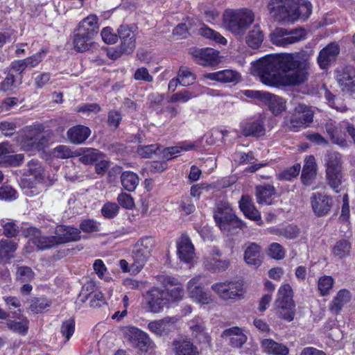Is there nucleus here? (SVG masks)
<instances>
[{
    "label": "nucleus",
    "instance_id": "1",
    "mask_svg": "<svg viewBox=\"0 0 355 355\" xmlns=\"http://www.w3.org/2000/svg\"><path fill=\"white\" fill-rule=\"evenodd\" d=\"M312 55L311 50L268 55L252 63V73L268 86H298L309 78Z\"/></svg>",
    "mask_w": 355,
    "mask_h": 355
},
{
    "label": "nucleus",
    "instance_id": "2",
    "mask_svg": "<svg viewBox=\"0 0 355 355\" xmlns=\"http://www.w3.org/2000/svg\"><path fill=\"white\" fill-rule=\"evenodd\" d=\"M98 18L96 15H89L82 19L73 32V45L79 53L89 51L93 40L99 30Z\"/></svg>",
    "mask_w": 355,
    "mask_h": 355
},
{
    "label": "nucleus",
    "instance_id": "3",
    "mask_svg": "<svg viewBox=\"0 0 355 355\" xmlns=\"http://www.w3.org/2000/svg\"><path fill=\"white\" fill-rule=\"evenodd\" d=\"M254 21V14L249 8L226 9L223 15L224 28L242 37Z\"/></svg>",
    "mask_w": 355,
    "mask_h": 355
},
{
    "label": "nucleus",
    "instance_id": "4",
    "mask_svg": "<svg viewBox=\"0 0 355 355\" xmlns=\"http://www.w3.org/2000/svg\"><path fill=\"white\" fill-rule=\"evenodd\" d=\"M313 116L314 112L311 107L297 103L291 112V116L285 119V123L291 131L298 132L309 127L313 121Z\"/></svg>",
    "mask_w": 355,
    "mask_h": 355
},
{
    "label": "nucleus",
    "instance_id": "5",
    "mask_svg": "<svg viewBox=\"0 0 355 355\" xmlns=\"http://www.w3.org/2000/svg\"><path fill=\"white\" fill-rule=\"evenodd\" d=\"M155 245V240L151 236L142 237L135 243L132 252L133 262L131 263V269L132 273L137 274L141 271L150 257Z\"/></svg>",
    "mask_w": 355,
    "mask_h": 355
},
{
    "label": "nucleus",
    "instance_id": "6",
    "mask_svg": "<svg viewBox=\"0 0 355 355\" xmlns=\"http://www.w3.org/2000/svg\"><path fill=\"white\" fill-rule=\"evenodd\" d=\"M306 31L303 28H296L288 30L284 28H276L270 34L272 44L277 46L286 47L288 45L304 40Z\"/></svg>",
    "mask_w": 355,
    "mask_h": 355
},
{
    "label": "nucleus",
    "instance_id": "7",
    "mask_svg": "<svg viewBox=\"0 0 355 355\" xmlns=\"http://www.w3.org/2000/svg\"><path fill=\"white\" fill-rule=\"evenodd\" d=\"M124 334L132 345L139 349L141 352H148L156 347L149 335L139 328L128 327Z\"/></svg>",
    "mask_w": 355,
    "mask_h": 355
},
{
    "label": "nucleus",
    "instance_id": "8",
    "mask_svg": "<svg viewBox=\"0 0 355 355\" xmlns=\"http://www.w3.org/2000/svg\"><path fill=\"white\" fill-rule=\"evenodd\" d=\"M211 289L223 300H236L243 295V284L239 282H217L211 286Z\"/></svg>",
    "mask_w": 355,
    "mask_h": 355
},
{
    "label": "nucleus",
    "instance_id": "9",
    "mask_svg": "<svg viewBox=\"0 0 355 355\" xmlns=\"http://www.w3.org/2000/svg\"><path fill=\"white\" fill-rule=\"evenodd\" d=\"M144 303L148 307V311L159 313L169 303L165 290L158 287H153L144 295Z\"/></svg>",
    "mask_w": 355,
    "mask_h": 355
},
{
    "label": "nucleus",
    "instance_id": "10",
    "mask_svg": "<svg viewBox=\"0 0 355 355\" xmlns=\"http://www.w3.org/2000/svg\"><path fill=\"white\" fill-rule=\"evenodd\" d=\"M332 196L321 192H315L310 198L313 214L318 217L327 216L334 206Z\"/></svg>",
    "mask_w": 355,
    "mask_h": 355
},
{
    "label": "nucleus",
    "instance_id": "11",
    "mask_svg": "<svg viewBox=\"0 0 355 355\" xmlns=\"http://www.w3.org/2000/svg\"><path fill=\"white\" fill-rule=\"evenodd\" d=\"M214 218L220 230H226L227 225L234 220L236 222L237 226H240L241 223V220H238L230 204L225 202H220L217 204Z\"/></svg>",
    "mask_w": 355,
    "mask_h": 355
},
{
    "label": "nucleus",
    "instance_id": "12",
    "mask_svg": "<svg viewBox=\"0 0 355 355\" xmlns=\"http://www.w3.org/2000/svg\"><path fill=\"white\" fill-rule=\"evenodd\" d=\"M267 8L275 21L289 23L290 0H270Z\"/></svg>",
    "mask_w": 355,
    "mask_h": 355
},
{
    "label": "nucleus",
    "instance_id": "13",
    "mask_svg": "<svg viewBox=\"0 0 355 355\" xmlns=\"http://www.w3.org/2000/svg\"><path fill=\"white\" fill-rule=\"evenodd\" d=\"M240 130L241 134L245 137H260L266 133L264 121L260 117H252L241 121Z\"/></svg>",
    "mask_w": 355,
    "mask_h": 355
},
{
    "label": "nucleus",
    "instance_id": "14",
    "mask_svg": "<svg viewBox=\"0 0 355 355\" xmlns=\"http://www.w3.org/2000/svg\"><path fill=\"white\" fill-rule=\"evenodd\" d=\"M312 12V5L308 0H290L289 23L297 19L306 21Z\"/></svg>",
    "mask_w": 355,
    "mask_h": 355
},
{
    "label": "nucleus",
    "instance_id": "15",
    "mask_svg": "<svg viewBox=\"0 0 355 355\" xmlns=\"http://www.w3.org/2000/svg\"><path fill=\"white\" fill-rule=\"evenodd\" d=\"M27 235L40 250H49L58 245L55 235H44L38 228L33 227L28 228Z\"/></svg>",
    "mask_w": 355,
    "mask_h": 355
},
{
    "label": "nucleus",
    "instance_id": "16",
    "mask_svg": "<svg viewBox=\"0 0 355 355\" xmlns=\"http://www.w3.org/2000/svg\"><path fill=\"white\" fill-rule=\"evenodd\" d=\"M54 235L58 245L78 241L81 239L80 230L71 225H57L54 230Z\"/></svg>",
    "mask_w": 355,
    "mask_h": 355
},
{
    "label": "nucleus",
    "instance_id": "17",
    "mask_svg": "<svg viewBox=\"0 0 355 355\" xmlns=\"http://www.w3.org/2000/svg\"><path fill=\"white\" fill-rule=\"evenodd\" d=\"M200 277L191 279L187 284V289L189 297L198 303L202 304H209L213 300L209 293L205 292L203 288L200 285Z\"/></svg>",
    "mask_w": 355,
    "mask_h": 355
},
{
    "label": "nucleus",
    "instance_id": "18",
    "mask_svg": "<svg viewBox=\"0 0 355 355\" xmlns=\"http://www.w3.org/2000/svg\"><path fill=\"white\" fill-rule=\"evenodd\" d=\"M336 81L344 92H355V69L352 67H346L337 71Z\"/></svg>",
    "mask_w": 355,
    "mask_h": 355
},
{
    "label": "nucleus",
    "instance_id": "19",
    "mask_svg": "<svg viewBox=\"0 0 355 355\" xmlns=\"http://www.w3.org/2000/svg\"><path fill=\"white\" fill-rule=\"evenodd\" d=\"M118 38L121 40V46L123 48L127 54H130L135 49V33L132 27L122 24L117 31Z\"/></svg>",
    "mask_w": 355,
    "mask_h": 355
},
{
    "label": "nucleus",
    "instance_id": "20",
    "mask_svg": "<svg viewBox=\"0 0 355 355\" xmlns=\"http://www.w3.org/2000/svg\"><path fill=\"white\" fill-rule=\"evenodd\" d=\"M199 64L204 67H214L220 62L218 51L211 48L196 50L193 53Z\"/></svg>",
    "mask_w": 355,
    "mask_h": 355
},
{
    "label": "nucleus",
    "instance_id": "21",
    "mask_svg": "<svg viewBox=\"0 0 355 355\" xmlns=\"http://www.w3.org/2000/svg\"><path fill=\"white\" fill-rule=\"evenodd\" d=\"M339 52V46L335 43H331L324 47L317 58L320 67L322 69H327L330 64L336 60Z\"/></svg>",
    "mask_w": 355,
    "mask_h": 355
},
{
    "label": "nucleus",
    "instance_id": "22",
    "mask_svg": "<svg viewBox=\"0 0 355 355\" xmlns=\"http://www.w3.org/2000/svg\"><path fill=\"white\" fill-rule=\"evenodd\" d=\"M207 79L221 83L236 84L241 81V77L239 72L231 69H224L216 72L207 73L204 75Z\"/></svg>",
    "mask_w": 355,
    "mask_h": 355
},
{
    "label": "nucleus",
    "instance_id": "23",
    "mask_svg": "<svg viewBox=\"0 0 355 355\" xmlns=\"http://www.w3.org/2000/svg\"><path fill=\"white\" fill-rule=\"evenodd\" d=\"M177 252L180 259L185 263H190L194 257V247L189 237L182 234L177 241Z\"/></svg>",
    "mask_w": 355,
    "mask_h": 355
},
{
    "label": "nucleus",
    "instance_id": "24",
    "mask_svg": "<svg viewBox=\"0 0 355 355\" xmlns=\"http://www.w3.org/2000/svg\"><path fill=\"white\" fill-rule=\"evenodd\" d=\"M324 130L331 141L341 148L348 146L345 135L342 132V128L335 121H329L324 124Z\"/></svg>",
    "mask_w": 355,
    "mask_h": 355
},
{
    "label": "nucleus",
    "instance_id": "25",
    "mask_svg": "<svg viewBox=\"0 0 355 355\" xmlns=\"http://www.w3.org/2000/svg\"><path fill=\"white\" fill-rule=\"evenodd\" d=\"M189 329L192 335L196 337L200 343L209 344L211 341V337L207 332L203 320L200 316H196L188 322Z\"/></svg>",
    "mask_w": 355,
    "mask_h": 355
},
{
    "label": "nucleus",
    "instance_id": "26",
    "mask_svg": "<svg viewBox=\"0 0 355 355\" xmlns=\"http://www.w3.org/2000/svg\"><path fill=\"white\" fill-rule=\"evenodd\" d=\"M172 349L176 355H196L198 354L197 347L190 338H179L172 342Z\"/></svg>",
    "mask_w": 355,
    "mask_h": 355
},
{
    "label": "nucleus",
    "instance_id": "27",
    "mask_svg": "<svg viewBox=\"0 0 355 355\" xmlns=\"http://www.w3.org/2000/svg\"><path fill=\"white\" fill-rule=\"evenodd\" d=\"M91 130L88 127L77 125L70 128L67 132L69 141L73 144H81L89 137Z\"/></svg>",
    "mask_w": 355,
    "mask_h": 355
},
{
    "label": "nucleus",
    "instance_id": "28",
    "mask_svg": "<svg viewBox=\"0 0 355 355\" xmlns=\"http://www.w3.org/2000/svg\"><path fill=\"white\" fill-rule=\"evenodd\" d=\"M247 264L258 268L262 262L261 248L255 243H250L244 252Z\"/></svg>",
    "mask_w": 355,
    "mask_h": 355
},
{
    "label": "nucleus",
    "instance_id": "29",
    "mask_svg": "<svg viewBox=\"0 0 355 355\" xmlns=\"http://www.w3.org/2000/svg\"><path fill=\"white\" fill-rule=\"evenodd\" d=\"M239 208L248 218L256 222L261 220L260 212L256 209L249 196H242L239 201Z\"/></svg>",
    "mask_w": 355,
    "mask_h": 355
},
{
    "label": "nucleus",
    "instance_id": "30",
    "mask_svg": "<svg viewBox=\"0 0 355 355\" xmlns=\"http://www.w3.org/2000/svg\"><path fill=\"white\" fill-rule=\"evenodd\" d=\"M221 337L230 338V345L236 348L241 347L247 340L246 336L243 333L242 329L238 327L225 329L221 334Z\"/></svg>",
    "mask_w": 355,
    "mask_h": 355
},
{
    "label": "nucleus",
    "instance_id": "31",
    "mask_svg": "<svg viewBox=\"0 0 355 355\" xmlns=\"http://www.w3.org/2000/svg\"><path fill=\"white\" fill-rule=\"evenodd\" d=\"M316 175V164L313 155L306 156L302 168L301 179L304 184L309 186L312 184Z\"/></svg>",
    "mask_w": 355,
    "mask_h": 355
},
{
    "label": "nucleus",
    "instance_id": "32",
    "mask_svg": "<svg viewBox=\"0 0 355 355\" xmlns=\"http://www.w3.org/2000/svg\"><path fill=\"white\" fill-rule=\"evenodd\" d=\"M351 300V295L346 289L340 290L329 304V311L334 315L340 313L343 307Z\"/></svg>",
    "mask_w": 355,
    "mask_h": 355
},
{
    "label": "nucleus",
    "instance_id": "33",
    "mask_svg": "<svg viewBox=\"0 0 355 355\" xmlns=\"http://www.w3.org/2000/svg\"><path fill=\"white\" fill-rule=\"evenodd\" d=\"M264 34L259 24H255L249 31L245 37V43L252 49H257L259 48L263 41Z\"/></svg>",
    "mask_w": 355,
    "mask_h": 355
},
{
    "label": "nucleus",
    "instance_id": "34",
    "mask_svg": "<svg viewBox=\"0 0 355 355\" xmlns=\"http://www.w3.org/2000/svg\"><path fill=\"white\" fill-rule=\"evenodd\" d=\"M274 309L278 318L288 322L294 319L295 315V304H282L279 301H275Z\"/></svg>",
    "mask_w": 355,
    "mask_h": 355
},
{
    "label": "nucleus",
    "instance_id": "35",
    "mask_svg": "<svg viewBox=\"0 0 355 355\" xmlns=\"http://www.w3.org/2000/svg\"><path fill=\"white\" fill-rule=\"evenodd\" d=\"M173 318L166 317L162 320H153L150 322L148 325V329L155 336L161 337L169 331L168 326L170 323H173Z\"/></svg>",
    "mask_w": 355,
    "mask_h": 355
},
{
    "label": "nucleus",
    "instance_id": "36",
    "mask_svg": "<svg viewBox=\"0 0 355 355\" xmlns=\"http://www.w3.org/2000/svg\"><path fill=\"white\" fill-rule=\"evenodd\" d=\"M263 351L270 355H288V347L281 343H278L272 339H263L261 341Z\"/></svg>",
    "mask_w": 355,
    "mask_h": 355
},
{
    "label": "nucleus",
    "instance_id": "37",
    "mask_svg": "<svg viewBox=\"0 0 355 355\" xmlns=\"http://www.w3.org/2000/svg\"><path fill=\"white\" fill-rule=\"evenodd\" d=\"M326 171H343V157L338 152L328 153L325 156Z\"/></svg>",
    "mask_w": 355,
    "mask_h": 355
},
{
    "label": "nucleus",
    "instance_id": "38",
    "mask_svg": "<svg viewBox=\"0 0 355 355\" xmlns=\"http://www.w3.org/2000/svg\"><path fill=\"white\" fill-rule=\"evenodd\" d=\"M255 190L257 202L259 204H271L272 196L275 191L273 186L270 184L258 185Z\"/></svg>",
    "mask_w": 355,
    "mask_h": 355
},
{
    "label": "nucleus",
    "instance_id": "39",
    "mask_svg": "<svg viewBox=\"0 0 355 355\" xmlns=\"http://www.w3.org/2000/svg\"><path fill=\"white\" fill-rule=\"evenodd\" d=\"M263 102L268 105L269 110L275 114L278 115L285 110L284 100L278 96L267 93Z\"/></svg>",
    "mask_w": 355,
    "mask_h": 355
},
{
    "label": "nucleus",
    "instance_id": "40",
    "mask_svg": "<svg viewBox=\"0 0 355 355\" xmlns=\"http://www.w3.org/2000/svg\"><path fill=\"white\" fill-rule=\"evenodd\" d=\"M44 139V137L42 136L40 133L30 131L26 135V137L22 144V147L25 150L27 151L33 149L39 150L43 144L42 141Z\"/></svg>",
    "mask_w": 355,
    "mask_h": 355
},
{
    "label": "nucleus",
    "instance_id": "41",
    "mask_svg": "<svg viewBox=\"0 0 355 355\" xmlns=\"http://www.w3.org/2000/svg\"><path fill=\"white\" fill-rule=\"evenodd\" d=\"M198 91L184 89L171 95L169 102L171 103H187L190 99L197 97L204 92V87L198 86Z\"/></svg>",
    "mask_w": 355,
    "mask_h": 355
},
{
    "label": "nucleus",
    "instance_id": "42",
    "mask_svg": "<svg viewBox=\"0 0 355 355\" xmlns=\"http://www.w3.org/2000/svg\"><path fill=\"white\" fill-rule=\"evenodd\" d=\"M44 168L41 162L37 159H31L27 164V169H26L24 175L32 177L34 180L41 181L44 176Z\"/></svg>",
    "mask_w": 355,
    "mask_h": 355
},
{
    "label": "nucleus",
    "instance_id": "43",
    "mask_svg": "<svg viewBox=\"0 0 355 355\" xmlns=\"http://www.w3.org/2000/svg\"><path fill=\"white\" fill-rule=\"evenodd\" d=\"M121 182L124 189L129 192H132L138 186L139 178L135 173L126 171L121 173Z\"/></svg>",
    "mask_w": 355,
    "mask_h": 355
},
{
    "label": "nucleus",
    "instance_id": "44",
    "mask_svg": "<svg viewBox=\"0 0 355 355\" xmlns=\"http://www.w3.org/2000/svg\"><path fill=\"white\" fill-rule=\"evenodd\" d=\"M17 248V243L13 241L3 239L0 240V259L8 261L14 257Z\"/></svg>",
    "mask_w": 355,
    "mask_h": 355
},
{
    "label": "nucleus",
    "instance_id": "45",
    "mask_svg": "<svg viewBox=\"0 0 355 355\" xmlns=\"http://www.w3.org/2000/svg\"><path fill=\"white\" fill-rule=\"evenodd\" d=\"M326 181L333 191L339 193L343 181V171H326Z\"/></svg>",
    "mask_w": 355,
    "mask_h": 355
},
{
    "label": "nucleus",
    "instance_id": "46",
    "mask_svg": "<svg viewBox=\"0 0 355 355\" xmlns=\"http://www.w3.org/2000/svg\"><path fill=\"white\" fill-rule=\"evenodd\" d=\"M351 248V243L348 240L343 239L335 243L332 248V254L335 257L342 259L349 255Z\"/></svg>",
    "mask_w": 355,
    "mask_h": 355
},
{
    "label": "nucleus",
    "instance_id": "47",
    "mask_svg": "<svg viewBox=\"0 0 355 355\" xmlns=\"http://www.w3.org/2000/svg\"><path fill=\"white\" fill-rule=\"evenodd\" d=\"M80 162L84 164H92L104 157V154L94 148H85L83 153L79 155Z\"/></svg>",
    "mask_w": 355,
    "mask_h": 355
},
{
    "label": "nucleus",
    "instance_id": "48",
    "mask_svg": "<svg viewBox=\"0 0 355 355\" xmlns=\"http://www.w3.org/2000/svg\"><path fill=\"white\" fill-rule=\"evenodd\" d=\"M293 293L291 286L288 284H284L278 290L275 301H279L282 304H295L293 299Z\"/></svg>",
    "mask_w": 355,
    "mask_h": 355
},
{
    "label": "nucleus",
    "instance_id": "49",
    "mask_svg": "<svg viewBox=\"0 0 355 355\" xmlns=\"http://www.w3.org/2000/svg\"><path fill=\"white\" fill-rule=\"evenodd\" d=\"M78 229L80 232L93 234L101 230V223L94 219H83L80 222Z\"/></svg>",
    "mask_w": 355,
    "mask_h": 355
},
{
    "label": "nucleus",
    "instance_id": "50",
    "mask_svg": "<svg viewBox=\"0 0 355 355\" xmlns=\"http://www.w3.org/2000/svg\"><path fill=\"white\" fill-rule=\"evenodd\" d=\"M178 80L182 86L192 85L196 80V75L187 67H181L178 72Z\"/></svg>",
    "mask_w": 355,
    "mask_h": 355
},
{
    "label": "nucleus",
    "instance_id": "51",
    "mask_svg": "<svg viewBox=\"0 0 355 355\" xmlns=\"http://www.w3.org/2000/svg\"><path fill=\"white\" fill-rule=\"evenodd\" d=\"M200 33L203 37L212 40L218 44H227V40L222 35L208 26H204L200 28Z\"/></svg>",
    "mask_w": 355,
    "mask_h": 355
},
{
    "label": "nucleus",
    "instance_id": "52",
    "mask_svg": "<svg viewBox=\"0 0 355 355\" xmlns=\"http://www.w3.org/2000/svg\"><path fill=\"white\" fill-rule=\"evenodd\" d=\"M29 309L34 313H41L50 306V301L45 297H33L30 300Z\"/></svg>",
    "mask_w": 355,
    "mask_h": 355
},
{
    "label": "nucleus",
    "instance_id": "53",
    "mask_svg": "<svg viewBox=\"0 0 355 355\" xmlns=\"http://www.w3.org/2000/svg\"><path fill=\"white\" fill-rule=\"evenodd\" d=\"M53 155L60 159H67L80 155L76 151H73L70 147L64 145H59L53 149Z\"/></svg>",
    "mask_w": 355,
    "mask_h": 355
},
{
    "label": "nucleus",
    "instance_id": "54",
    "mask_svg": "<svg viewBox=\"0 0 355 355\" xmlns=\"http://www.w3.org/2000/svg\"><path fill=\"white\" fill-rule=\"evenodd\" d=\"M24 159V156L22 154H6L3 160H0V165L2 166H18L21 164Z\"/></svg>",
    "mask_w": 355,
    "mask_h": 355
},
{
    "label": "nucleus",
    "instance_id": "55",
    "mask_svg": "<svg viewBox=\"0 0 355 355\" xmlns=\"http://www.w3.org/2000/svg\"><path fill=\"white\" fill-rule=\"evenodd\" d=\"M48 53V49H42L39 52L24 59L26 62V64L27 65V68H33L37 67L43 60Z\"/></svg>",
    "mask_w": 355,
    "mask_h": 355
},
{
    "label": "nucleus",
    "instance_id": "56",
    "mask_svg": "<svg viewBox=\"0 0 355 355\" xmlns=\"http://www.w3.org/2000/svg\"><path fill=\"white\" fill-rule=\"evenodd\" d=\"M334 283V279L331 276H323L320 277L318 282V290L322 296H325L329 293V291L333 288Z\"/></svg>",
    "mask_w": 355,
    "mask_h": 355
},
{
    "label": "nucleus",
    "instance_id": "57",
    "mask_svg": "<svg viewBox=\"0 0 355 355\" xmlns=\"http://www.w3.org/2000/svg\"><path fill=\"white\" fill-rule=\"evenodd\" d=\"M301 166L300 164H295L291 167L283 171L277 175V178L279 180L290 181L296 178L300 171Z\"/></svg>",
    "mask_w": 355,
    "mask_h": 355
},
{
    "label": "nucleus",
    "instance_id": "58",
    "mask_svg": "<svg viewBox=\"0 0 355 355\" xmlns=\"http://www.w3.org/2000/svg\"><path fill=\"white\" fill-rule=\"evenodd\" d=\"M1 224L3 227V233L5 236L12 238L18 235L19 226L13 220L6 222L4 220H1Z\"/></svg>",
    "mask_w": 355,
    "mask_h": 355
},
{
    "label": "nucleus",
    "instance_id": "59",
    "mask_svg": "<svg viewBox=\"0 0 355 355\" xmlns=\"http://www.w3.org/2000/svg\"><path fill=\"white\" fill-rule=\"evenodd\" d=\"M207 268L213 272H222L228 268L230 262L227 260L216 259L207 261Z\"/></svg>",
    "mask_w": 355,
    "mask_h": 355
},
{
    "label": "nucleus",
    "instance_id": "60",
    "mask_svg": "<svg viewBox=\"0 0 355 355\" xmlns=\"http://www.w3.org/2000/svg\"><path fill=\"white\" fill-rule=\"evenodd\" d=\"M119 211V206L117 204L108 202L103 206L101 209V214L104 218L111 219L118 214Z\"/></svg>",
    "mask_w": 355,
    "mask_h": 355
},
{
    "label": "nucleus",
    "instance_id": "61",
    "mask_svg": "<svg viewBox=\"0 0 355 355\" xmlns=\"http://www.w3.org/2000/svg\"><path fill=\"white\" fill-rule=\"evenodd\" d=\"M61 334L66 338V340H69L71 336L73 334L75 331V321L73 319L70 318L62 322L61 326Z\"/></svg>",
    "mask_w": 355,
    "mask_h": 355
},
{
    "label": "nucleus",
    "instance_id": "62",
    "mask_svg": "<svg viewBox=\"0 0 355 355\" xmlns=\"http://www.w3.org/2000/svg\"><path fill=\"white\" fill-rule=\"evenodd\" d=\"M116 200L119 205L125 209H132L135 207L134 199L128 193L121 192Z\"/></svg>",
    "mask_w": 355,
    "mask_h": 355
},
{
    "label": "nucleus",
    "instance_id": "63",
    "mask_svg": "<svg viewBox=\"0 0 355 355\" xmlns=\"http://www.w3.org/2000/svg\"><path fill=\"white\" fill-rule=\"evenodd\" d=\"M269 255L274 259L281 260L285 257L284 248L277 243H272L269 246Z\"/></svg>",
    "mask_w": 355,
    "mask_h": 355
},
{
    "label": "nucleus",
    "instance_id": "64",
    "mask_svg": "<svg viewBox=\"0 0 355 355\" xmlns=\"http://www.w3.org/2000/svg\"><path fill=\"white\" fill-rule=\"evenodd\" d=\"M279 236H284L288 239H295L300 234L299 228L293 225H289L285 227L280 228L279 231Z\"/></svg>",
    "mask_w": 355,
    "mask_h": 355
}]
</instances>
